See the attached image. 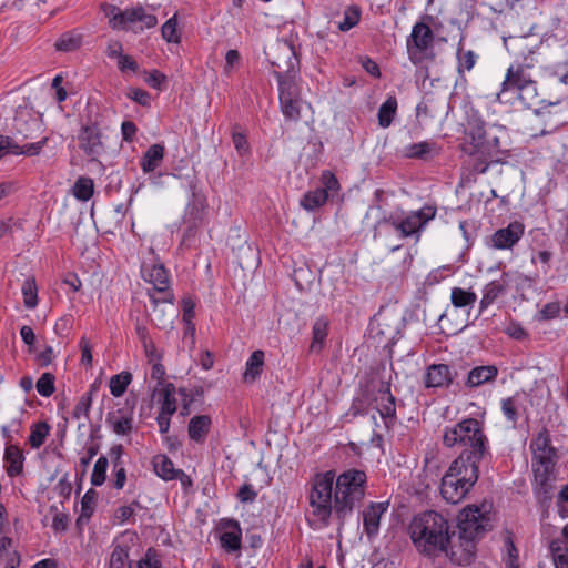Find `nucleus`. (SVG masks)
Returning a JSON list of instances; mask_svg holds the SVG:
<instances>
[{
    "label": "nucleus",
    "instance_id": "473e14b6",
    "mask_svg": "<svg viewBox=\"0 0 568 568\" xmlns=\"http://www.w3.org/2000/svg\"><path fill=\"white\" fill-rule=\"evenodd\" d=\"M164 146L161 144L151 145L141 159V169L144 173L153 172L162 162Z\"/></svg>",
    "mask_w": 568,
    "mask_h": 568
},
{
    "label": "nucleus",
    "instance_id": "603ef678",
    "mask_svg": "<svg viewBox=\"0 0 568 568\" xmlns=\"http://www.w3.org/2000/svg\"><path fill=\"white\" fill-rule=\"evenodd\" d=\"M94 388L91 387V389L87 393H84L75 404L73 408V417L77 419H80L82 417H88L91 405H92V398H93Z\"/></svg>",
    "mask_w": 568,
    "mask_h": 568
},
{
    "label": "nucleus",
    "instance_id": "a878e982",
    "mask_svg": "<svg viewBox=\"0 0 568 568\" xmlns=\"http://www.w3.org/2000/svg\"><path fill=\"white\" fill-rule=\"evenodd\" d=\"M497 376L498 368L495 365L477 366L468 373L465 385L469 388H476L495 381Z\"/></svg>",
    "mask_w": 568,
    "mask_h": 568
},
{
    "label": "nucleus",
    "instance_id": "79ce46f5",
    "mask_svg": "<svg viewBox=\"0 0 568 568\" xmlns=\"http://www.w3.org/2000/svg\"><path fill=\"white\" fill-rule=\"evenodd\" d=\"M93 192V180L87 176H80L72 187L73 196L81 202L89 201L92 197Z\"/></svg>",
    "mask_w": 568,
    "mask_h": 568
},
{
    "label": "nucleus",
    "instance_id": "052dcab7",
    "mask_svg": "<svg viewBox=\"0 0 568 568\" xmlns=\"http://www.w3.org/2000/svg\"><path fill=\"white\" fill-rule=\"evenodd\" d=\"M506 547V557H505V564L509 568H516L518 567V550L515 547L513 540L508 538L505 544Z\"/></svg>",
    "mask_w": 568,
    "mask_h": 568
},
{
    "label": "nucleus",
    "instance_id": "7ed1b4c3",
    "mask_svg": "<svg viewBox=\"0 0 568 568\" xmlns=\"http://www.w3.org/2000/svg\"><path fill=\"white\" fill-rule=\"evenodd\" d=\"M409 535L415 547L426 555L445 552L450 555L448 521L436 511L415 516L409 525Z\"/></svg>",
    "mask_w": 568,
    "mask_h": 568
},
{
    "label": "nucleus",
    "instance_id": "f704fd0d",
    "mask_svg": "<svg viewBox=\"0 0 568 568\" xmlns=\"http://www.w3.org/2000/svg\"><path fill=\"white\" fill-rule=\"evenodd\" d=\"M549 550L555 568H568V542L560 538L550 541Z\"/></svg>",
    "mask_w": 568,
    "mask_h": 568
},
{
    "label": "nucleus",
    "instance_id": "412c9836",
    "mask_svg": "<svg viewBox=\"0 0 568 568\" xmlns=\"http://www.w3.org/2000/svg\"><path fill=\"white\" fill-rule=\"evenodd\" d=\"M495 129L505 134L504 128H489V132L484 140V144L475 153L483 156L488 163H497L504 153L500 144V136L496 134Z\"/></svg>",
    "mask_w": 568,
    "mask_h": 568
},
{
    "label": "nucleus",
    "instance_id": "f03ea898",
    "mask_svg": "<svg viewBox=\"0 0 568 568\" xmlns=\"http://www.w3.org/2000/svg\"><path fill=\"white\" fill-rule=\"evenodd\" d=\"M532 493L542 507H548L552 500L555 484L558 478L557 464L559 454L551 444L549 432L541 429L530 442Z\"/></svg>",
    "mask_w": 568,
    "mask_h": 568
},
{
    "label": "nucleus",
    "instance_id": "de8ad7c7",
    "mask_svg": "<svg viewBox=\"0 0 568 568\" xmlns=\"http://www.w3.org/2000/svg\"><path fill=\"white\" fill-rule=\"evenodd\" d=\"M321 184L322 187H318L322 192L326 194V196L329 199L336 195L341 189L339 182L336 178V175L329 171L325 170L321 174Z\"/></svg>",
    "mask_w": 568,
    "mask_h": 568
},
{
    "label": "nucleus",
    "instance_id": "338daca9",
    "mask_svg": "<svg viewBox=\"0 0 568 568\" xmlns=\"http://www.w3.org/2000/svg\"><path fill=\"white\" fill-rule=\"evenodd\" d=\"M95 501H97V493L92 489L88 490L81 500L82 514L83 515L92 514L94 506H95Z\"/></svg>",
    "mask_w": 568,
    "mask_h": 568
},
{
    "label": "nucleus",
    "instance_id": "9d476101",
    "mask_svg": "<svg viewBox=\"0 0 568 568\" xmlns=\"http://www.w3.org/2000/svg\"><path fill=\"white\" fill-rule=\"evenodd\" d=\"M508 91H516L521 97L524 91H537L536 82L532 80L531 74L525 70L523 65L510 64L506 71L505 79L500 84V91L497 93V99L503 100V95Z\"/></svg>",
    "mask_w": 568,
    "mask_h": 568
},
{
    "label": "nucleus",
    "instance_id": "13d9d810",
    "mask_svg": "<svg viewBox=\"0 0 568 568\" xmlns=\"http://www.w3.org/2000/svg\"><path fill=\"white\" fill-rule=\"evenodd\" d=\"M48 140L49 139L45 136L38 142L23 144L21 150L14 151L16 155H18V154H26L29 156L38 155L41 152V150L43 149V146L47 144Z\"/></svg>",
    "mask_w": 568,
    "mask_h": 568
},
{
    "label": "nucleus",
    "instance_id": "f8f14e48",
    "mask_svg": "<svg viewBox=\"0 0 568 568\" xmlns=\"http://www.w3.org/2000/svg\"><path fill=\"white\" fill-rule=\"evenodd\" d=\"M513 280L526 281L528 278L518 272H504L499 278L490 281L484 286L481 291L483 296L479 301V314H483L500 296L506 294L507 286Z\"/></svg>",
    "mask_w": 568,
    "mask_h": 568
},
{
    "label": "nucleus",
    "instance_id": "7c9ffc66",
    "mask_svg": "<svg viewBox=\"0 0 568 568\" xmlns=\"http://www.w3.org/2000/svg\"><path fill=\"white\" fill-rule=\"evenodd\" d=\"M83 34L77 30L62 33L54 42V49L58 52H74L82 47Z\"/></svg>",
    "mask_w": 568,
    "mask_h": 568
},
{
    "label": "nucleus",
    "instance_id": "680f3d73",
    "mask_svg": "<svg viewBox=\"0 0 568 568\" xmlns=\"http://www.w3.org/2000/svg\"><path fill=\"white\" fill-rule=\"evenodd\" d=\"M126 559L128 552L123 548H114L110 558V568H125Z\"/></svg>",
    "mask_w": 568,
    "mask_h": 568
},
{
    "label": "nucleus",
    "instance_id": "5fc2aeb1",
    "mask_svg": "<svg viewBox=\"0 0 568 568\" xmlns=\"http://www.w3.org/2000/svg\"><path fill=\"white\" fill-rule=\"evenodd\" d=\"M151 301L154 304L153 313H154V320L159 327L166 328L172 324V318H166V311L165 307H162L160 305V300L155 298L153 295H151Z\"/></svg>",
    "mask_w": 568,
    "mask_h": 568
},
{
    "label": "nucleus",
    "instance_id": "864d4df0",
    "mask_svg": "<svg viewBox=\"0 0 568 568\" xmlns=\"http://www.w3.org/2000/svg\"><path fill=\"white\" fill-rule=\"evenodd\" d=\"M54 381L53 374L43 373L36 384L38 393L43 397H50L55 390Z\"/></svg>",
    "mask_w": 568,
    "mask_h": 568
},
{
    "label": "nucleus",
    "instance_id": "58836bf2",
    "mask_svg": "<svg viewBox=\"0 0 568 568\" xmlns=\"http://www.w3.org/2000/svg\"><path fill=\"white\" fill-rule=\"evenodd\" d=\"M463 39L458 43L457 48V71L463 74L466 71L469 72L475 67L478 55L473 50H463Z\"/></svg>",
    "mask_w": 568,
    "mask_h": 568
},
{
    "label": "nucleus",
    "instance_id": "ea45409f",
    "mask_svg": "<svg viewBox=\"0 0 568 568\" xmlns=\"http://www.w3.org/2000/svg\"><path fill=\"white\" fill-rule=\"evenodd\" d=\"M328 197L320 189L306 192L300 200V205L308 212H312L326 203Z\"/></svg>",
    "mask_w": 568,
    "mask_h": 568
},
{
    "label": "nucleus",
    "instance_id": "39448f33",
    "mask_svg": "<svg viewBox=\"0 0 568 568\" xmlns=\"http://www.w3.org/2000/svg\"><path fill=\"white\" fill-rule=\"evenodd\" d=\"M442 440L445 447L458 448L462 450L460 454H466L470 458H485L489 453V440L481 423L476 418H464L445 426Z\"/></svg>",
    "mask_w": 568,
    "mask_h": 568
},
{
    "label": "nucleus",
    "instance_id": "dca6fc26",
    "mask_svg": "<svg viewBox=\"0 0 568 568\" xmlns=\"http://www.w3.org/2000/svg\"><path fill=\"white\" fill-rule=\"evenodd\" d=\"M389 501H371L362 511L363 530L368 540H373L379 534L381 519L387 513Z\"/></svg>",
    "mask_w": 568,
    "mask_h": 568
},
{
    "label": "nucleus",
    "instance_id": "a19ab883",
    "mask_svg": "<svg viewBox=\"0 0 568 568\" xmlns=\"http://www.w3.org/2000/svg\"><path fill=\"white\" fill-rule=\"evenodd\" d=\"M161 36L168 43L179 44L181 42L182 32L179 29L176 13L163 23L161 28Z\"/></svg>",
    "mask_w": 568,
    "mask_h": 568
},
{
    "label": "nucleus",
    "instance_id": "4d7b16f0",
    "mask_svg": "<svg viewBox=\"0 0 568 568\" xmlns=\"http://www.w3.org/2000/svg\"><path fill=\"white\" fill-rule=\"evenodd\" d=\"M138 568H161V562L158 558L156 551L149 548L144 556L139 560Z\"/></svg>",
    "mask_w": 568,
    "mask_h": 568
},
{
    "label": "nucleus",
    "instance_id": "bf43d9fd",
    "mask_svg": "<svg viewBox=\"0 0 568 568\" xmlns=\"http://www.w3.org/2000/svg\"><path fill=\"white\" fill-rule=\"evenodd\" d=\"M556 505L560 518H568V484L565 485L559 491Z\"/></svg>",
    "mask_w": 568,
    "mask_h": 568
},
{
    "label": "nucleus",
    "instance_id": "c756f323",
    "mask_svg": "<svg viewBox=\"0 0 568 568\" xmlns=\"http://www.w3.org/2000/svg\"><path fill=\"white\" fill-rule=\"evenodd\" d=\"M265 353L261 349L254 351L245 363L243 378L245 382H255L263 372Z\"/></svg>",
    "mask_w": 568,
    "mask_h": 568
},
{
    "label": "nucleus",
    "instance_id": "c03bdc74",
    "mask_svg": "<svg viewBox=\"0 0 568 568\" xmlns=\"http://www.w3.org/2000/svg\"><path fill=\"white\" fill-rule=\"evenodd\" d=\"M362 10L358 6L352 4L346 7L343 14V20L338 23V29L346 32L358 24L361 20Z\"/></svg>",
    "mask_w": 568,
    "mask_h": 568
},
{
    "label": "nucleus",
    "instance_id": "8fccbe9b",
    "mask_svg": "<svg viewBox=\"0 0 568 568\" xmlns=\"http://www.w3.org/2000/svg\"><path fill=\"white\" fill-rule=\"evenodd\" d=\"M14 126L19 134H21L24 139L33 138V131H37L40 129V123L38 119H30V121H27L23 119L22 115L17 116L14 120Z\"/></svg>",
    "mask_w": 568,
    "mask_h": 568
},
{
    "label": "nucleus",
    "instance_id": "69168bd1",
    "mask_svg": "<svg viewBox=\"0 0 568 568\" xmlns=\"http://www.w3.org/2000/svg\"><path fill=\"white\" fill-rule=\"evenodd\" d=\"M81 349V364L84 366H91L93 362L92 349L89 341L83 336L79 342Z\"/></svg>",
    "mask_w": 568,
    "mask_h": 568
},
{
    "label": "nucleus",
    "instance_id": "a211bd4d",
    "mask_svg": "<svg viewBox=\"0 0 568 568\" xmlns=\"http://www.w3.org/2000/svg\"><path fill=\"white\" fill-rule=\"evenodd\" d=\"M454 379L450 367L446 364H432L424 374V384L426 388L448 387Z\"/></svg>",
    "mask_w": 568,
    "mask_h": 568
},
{
    "label": "nucleus",
    "instance_id": "f257e3e1",
    "mask_svg": "<svg viewBox=\"0 0 568 568\" xmlns=\"http://www.w3.org/2000/svg\"><path fill=\"white\" fill-rule=\"evenodd\" d=\"M366 481V473L355 468L337 477L333 470L316 474L308 495L311 525L316 529L327 527L332 514H335L338 527H343L345 519L364 498Z\"/></svg>",
    "mask_w": 568,
    "mask_h": 568
},
{
    "label": "nucleus",
    "instance_id": "6e6d98bb",
    "mask_svg": "<svg viewBox=\"0 0 568 568\" xmlns=\"http://www.w3.org/2000/svg\"><path fill=\"white\" fill-rule=\"evenodd\" d=\"M183 314L182 320L185 323V325L190 326L192 328V334L195 333V325L193 324V318L195 316V303L192 298H183Z\"/></svg>",
    "mask_w": 568,
    "mask_h": 568
},
{
    "label": "nucleus",
    "instance_id": "f3484780",
    "mask_svg": "<svg viewBox=\"0 0 568 568\" xmlns=\"http://www.w3.org/2000/svg\"><path fill=\"white\" fill-rule=\"evenodd\" d=\"M79 145L87 155L95 159L103 151L100 129L95 125L83 126L79 133Z\"/></svg>",
    "mask_w": 568,
    "mask_h": 568
},
{
    "label": "nucleus",
    "instance_id": "bb28decb",
    "mask_svg": "<svg viewBox=\"0 0 568 568\" xmlns=\"http://www.w3.org/2000/svg\"><path fill=\"white\" fill-rule=\"evenodd\" d=\"M212 419L209 415H196L189 422L187 433L191 440L202 444L211 429Z\"/></svg>",
    "mask_w": 568,
    "mask_h": 568
},
{
    "label": "nucleus",
    "instance_id": "0eeeda50",
    "mask_svg": "<svg viewBox=\"0 0 568 568\" xmlns=\"http://www.w3.org/2000/svg\"><path fill=\"white\" fill-rule=\"evenodd\" d=\"M435 215L436 209L427 205L400 215L392 214L385 220V223L399 232L400 237H415V240L418 241L427 223L432 221Z\"/></svg>",
    "mask_w": 568,
    "mask_h": 568
},
{
    "label": "nucleus",
    "instance_id": "4be33fe9",
    "mask_svg": "<svg viewBox=\"0 0 568 568\" xmlns=\"http://www.w3.org/2000/svg\"><path fill=\"white\" fill-rule=\"evenodd\" d=\"M220 541L222 548L229 552L236 551L241 548L242 530L237 521L229 519L221 524Z\"/></svg>",
    "mask_w": 568,
    "mask_h": 568
},
{
    "label": "nucleus",
    "instance_id": "e2e57ef3",
    "mask_svg": "<svg viewBox=\"0 0 568 568\" xmlns=\"http://www.w3.org/2000/svg\"><path fill=\"white\" fill-rule=\"evenodd\" d=\"M126 97L134 102L145 106L150 104V94L145 90L139 89V88H131L129 89Z\"/></svg>",
    "mask_w": 568,
    "mask_h": 568
},
{
    "label": "nucleus",
    "instance_id": "aec40b11",
    "mask_svg": "<svg viewBox=\"0 0 568 568\" xmlns=\"http://www.w3.org/2000/svg\"><path fill=\"white\" fill-rule=\"evenodd\" d=\"M376 409L385 424L393 423L396 418V398L390 392L389 384H382L375 397Z\"/></svg>",
    "mask_w": 568,
    "mask_h": 568
},
{
    "label": "nucleus",
    "instance_id": "5701e85b",
    "mask_svg": "<svg viewBox=\"0 0 568 568\" xmlns=\"http://www.w3.org/2000/svg\"><path fill=\"white\" fill-rule=\"evenodd\" d=\"M109 427L119 436H126L133 429L132 409L120 408L106 416Z\"/></svg>",
    "mask_w": 568,
    "mask_h": 568
},
{
    "label": "nucleus",
    "instance_id": "20e7f679",
    "mask_svg": "<svg viewBox=\"0 0 568 568\" xmlns=\"http://www.w3.org/2000/svg\"><path fill=\"white\" fill-rule=\"evenodd\" d=\"M489 526L487 511L479 506H467L458 515L459 545H452L450 561L465 566L475 556V540Z\"/></svg>",
    "mask_w": 568,
    "mask_h": 568
},
{
    "label": "nucleus",
    "instance_id": "6e6552de",
    "mask_svg": "<svg viewBox=\"0 0 568 568\" xmlns=\"http://www.w3.org/2000/svg\"><path fill=\"white\" fill-rule=\"evenodd\" d=\"M266 55L274 68V75L278 84L283 81L296 80L298 59L294 47L284 40H278L268 48Z\"/></svg>",
    "mask_w": 568,
    "mask_h": 568
},
{
    "label": "nucleus",
    "instance_id": "2f4dec72",
    "mask_svg": "<svg viewBox=\"0 0 568 568\" xmlns=\"http://www.w3.org/2000/svg\"><path fill=\"white\" fill-rule=\"evenodd\" d=\"M152 465L155 474L165 481L176 479L179 470L175 469L172 460L166 455L153 457Z\"/></svg>",
    "mask_w": 568,
    "mask_h": 568
},
{
    "label": "nucleus",
    "instance_id": "b1692460",
    "mask_svg": "<svg viewBox=\"0 0 568 568\" xmlns=\"http://www.w3.org/2000/svg\"><path fill=\"white\" fill-rule=\"evenodd\" d=\"M205 197L193 192L192 199L189 201L183 216V221L189 225L190 230L197 227V225L202 222L205 215Z\"/></svg>",
    "mask_w": 568,
    "mask_h": 568
},
{
    "label": "nucleus",
    "instance_id": "1a4fd4ad",
    "mask_svg": "<svg viewBox=\"0 0 568 568\" xmlns=\"http://www.w3.org/2000/svg\"><path fill=\"white\" fill-rule=\"evenodd\" d=\"M433 44L434 33L430 27L424 22L415 23L406 40V49L410 62L417 65L424 60L433 58Z\"/></svg>",
    "mask_w": 568,
    "mask_h": 568
},
{
    "label": "nucleus",
    "instance_id": "09e8293b",
    "mask_svg": "<svg viewBox=\"0 0 568 568\" xmlns=\"http://www.w3.org/2000/svg\"><path fill=\"white\" fill-rule=\"evenodd\" d=\"M519 403L517 396H511L501 399V412L505 416L506 420L511 424L513 427L516 426L519 414H518Z\"/></svg>",
    "mask_w": 568,
    "mask_h": 568
},
{
    "label": "nucleus",
    "instance_id": "72a5a7b5",
    "mask_svg": "<svg viewBox=\"0 0 568 568\" xmlns=\"http://www.w3.org/2000/svg\"><path fill=\"white\" fill-rule=\"evenodd\" d=\"M312 335L310 348L312 352H320L328 335V321L325 317L321 316L316 318L312 327Z\"/></svg>",
    "mask_w": 568,
    "mask_h": 568
},
{
    "label": "nucleus",
    "instance_id": "2eb2a0df",
    "mask_svg": "<svg viewBox=\"0 0 568 568\" xmlns=\"http://www.w3.org/2000/svg\"><path fill=\"white\" fill-rule=\"evenodd\" d=\"M484 458H470L466 454H460L449 466L446 474L460 479L464 485L474 486L478 480V465Z\"/></svg>",
    "mask_w": 568,
    "mask_h": 568
},
{
    "label": "nucleus",
    "instance_id": "37998d69",
    "mask_svg": "<svg viewBox=\"0 0 568 568\" xmlns=\"http://www.w3.org/2000/svg\"><path fill=\"white\" fill-rule=\"evenodd\" d=\"M132 382V374L129 373V372H121L120 374H116V375H113L111 378H110V383H109V387H110V393L114 396V397H121L128 386L131 384Z\"/></svg>",
    "mask_w": 568,
    "mask_h": 568
},
{
    "label": "nucleus",
    "instance_id": "c85d7f7f",
    "mask_svg": "<svg viewBox=\"0 0 568 568\" xmlns=\"http://www.w3.org/2000/svg\"><path fill=\"white\" fill-rule=\"evenodd\" d=\"M176 389L172 383L165 384L158 392V402L160 404V414L173 415L178 408Z\"/></svg>",
    "mask_w": 568,
    "mask_h": 568
},
{
    "label": "nucleus",
    "instance_id": "3c124183",
    "mask_svg": "<svg viewBox=\"0 0 568 568\" xmlns=\"http://www.w3.org/2000/svg\"><path fill=\"white\" fill-rule=\"evenodd\" d=\"M109 462L105 456H100L93 467L91 474V484L93 486H101L104 484L106 479V470H108Z\"/></svg>",
    "mask_w": 568,
    "mask_h": 568
},
{
    "label": "nucleus",
    "instance_id": "49530a36",
    "mask_svg": "<svg viewBox=\"0 0 568 568\" xmlns=\"http://www.w3.org/2000/svg\"><path fill=\"white\" fill-rule=\"evenodd\" d=\"M50 433V426L45 422H40L31 427L29 443L32 448L41 447Z\"/></svg>",
    "mask_w": 568,
    "mask_h": 568
},
{
    "label": "nucleus",
    "instance_id": "0e129e2a",
    "mask_svg": "<svg viewBox=\"0 0 568 568\" xmlns=\"http://www.w3.org/2000/svg\"><path fill=\"white\" fill-rule=\"evenodd\" d=\"M22 145L17 144L11 138L0 135V159L6 154H16V150H21Z\"/></svg>",
    "mask_w": 568,
    "mask_h": 568
},
{
    "label": "nucleus",
    "instance_id": "774afa93",
    "mask_svg": "<svg viewBox=\"0 0 568 568\" xmlns=\"http://www.w3.org/2000/svg\"><path fill=\"white\" fill-rule=\"evenodd\" d=\"M509 337L521 341L527 337V333L524 329V327L517 323V322H510L505 331H504Z\"/></svg>",
    "mask_w": 568,
    "mask_h": 568
},
{
    "label": "nucleus",
    "instance_id": "9b49d317",
    "mask_svg": "<svg viewBox=\"0 0 568 568\" xmlns=\"http://www.w3.org/2000/svg\"><path fill=\"white\" fill-rule=\"evenodd\" d=\"M281 111L286 120L297 122L301 118L303 100L296 80L283 81L278 84Z\"/></svg>",
    "mask_w": 568,
    "mask_h": 568
},
{
    "label": "nucleus",
    "instance_id": "e433bc0d",
    "mask_svg": "<svg viewBox=\"0 0 568 568\" xmlns=\"http://www.w3.org/2000/svg\"><path fill=\"white\" fill-rule=\"evenodd\" d=\"M477 301V294L471 290L453 287L450 292V302L456 308L473 307Z\"/></svg>",
    "mask_w": 568,
    "mask_h": 568
},
{
    "label": "nucleus",
    "instance_id": "c9c22d12",
    "mask_svg": "<svg viewBox=\"0 0 568 568\" xmlns=\"http://www.w3.org/2000/svg\"><path fill=\"white\" fill-rule=\"evenodd\" d=\"M38 285L34 277H28L21 286L23 305L28 310H34L39 304Z\"/></svg>",
    "mask_w": 568,
    "mask_h": 568
},
{
    "label": "nucleus",
    "instance_id": "cd10ccee",
    "mask_svg": "<svg viewBox=\"0 0 568 568\" xmlns=\"http://www.w3.org/2000/svg\"><path fill=\"white\" fill-rule=\"evenodd\" d=\"M489 129H485V123L480 119H473L468 121L466 129V138L470 142L471 149L470 153H475L478 148L484 144V140L486 139Z\"/></svg>",
    "mask_w": 568,
    "mask_h": 568
},
{
    "label": "nucleus",
    "instance_id": "a18cd8bd",
    "mask_svg": "<svg viewBox=\"0 0 568 568\" xmlns=\"http://www.w3.org/2000/svg\"><path fill=\"white\" fill-rule=\"evenodd\" d=\"M435 143L429 141H422L413 143L404 149V155L410 159H424L427 154L435 150Z\"/></svg>",
    "mask_w": 568,
    "mask_h": 568
},
{
    "label": "nucleus",
    "instance_id": "6ab92c4d",
    "mask_svg": "<svg viewBox=\"0 0 568 568\" xmlns=\"http://www.w3.org/2000/svg\"><path fill=\"white\" fill-rule=\"evenodd\" d=\"M471 487L470 485H464L460 479L453 477L452 474H445L442 479L440 494L447 503L458 504L466 497Z\"/></svg>",
    "mask_w": 568,
    "mask_h": 568
},
{
    "label": "nucleus",
    "instance_id": "423d86ee",
    "mask_svg": "<svg viewBox=\"0 0 568 568\" xmlns=\"http://www.w3.org/2000/svg\"><path fill=\"white\" fill-rule=\"evenodd\" d=\"M102 10L108 18L110 28L116 31L140 33L158 24V18L142 6L122 10L113 4H103Z\"/></svg>",
    "mask_w": 568,
    "mask_h": 568
},
{
    "label": "nucleus",
    "instance_id": "ddd939ff",
    "mask_svg": "<svg viewBox=\"0 0 568 568\" xmlns=\"http://www.w3.org/2000/svg\"><path fill=\"white\" fill-rule=\"evenodd\" d=\"M524 233L525 225L521 222H510L506 227L498 229L490 235L488 246L499 251L513 250Z\"/></svg>",
    "mask_w": 568,
    "mask_h": 568
},
{
    "label": "nucleus",
    "instance_id": "4468645a",
    "mask_svg": "<svg viewBox=\"0 0 568 568\" xmlns=\"http://www.w3.org/2000/svg\"><path fill=\"white\" fill-rule=\"evenodd\" d=\"M141 275L143 280L150 283L154 290L161 293H166V296L162 298V303L170 304L173 308V296L168 293L170 287L169 272L163 264H143L141 267Z\"/></svg>",
    "mask_w": 568,
    "mask_h": 568
},
{
    "label": "nucleus",
    "instance_id": "393cba45",
    "mask_svg": "<svg viewBox=\"0 0 568 568\" xmlns=\"http://www.w3.org/2000/svg\"><path fill=\"white\" fill-rule=\"evenodd\" d=\"M24 455L19 446L10 444L6 447L3 466L9 477L14 478L22 474Z\"/></svg>",
    "mask_w": 568,
    "mask_h": 568
},
{
    "label": "nucleus",
    "instance_id": "4c0bfd02",
    "mask_svg": "<svg viewBox=\"0 0 568 568\" xmlns=\"http://www.w3.org/2000/svg\"><path fill=\"white\" fill-rule=\"evenodd\" d=\"M397 111V100L395 97H388L378 109V124L382 128H388Z\"/></svg>",
    "mask_w": 568,
    "mask_h": 568
}]
</instances>
